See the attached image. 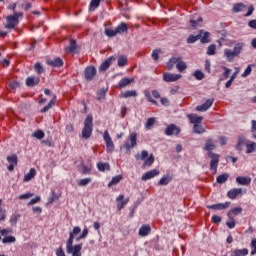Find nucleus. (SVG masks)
I'll list each match as a JSON object with an SVG mask.
<instances>
[{"mask_svg": "<svg viewBox=\"0 0 256 256\" xmlns=\"http://www.w3.org/2000/svg\"><path fill=\"white\" fill-rule=\"evenodd\" d=\"M97 75V68L95 66H88L84 70V77L86 81H93Z\"/></svg>", "mask_w": 256, "mask_h": 256, "instance_id": "obj_10", "label": "nucleus"}, {"mask_svg": "<svg viewBox=\"0 0 256 256\" xmlns=\"http://www.w3.org/2000/svg\"><path fill=\"white\" fill-rule=\"evenodd\" d=\"M103 139L106 144L107 153H113L115 151V144L113 143V139H111V135H109V131H104Z\"/></svg>", "mask_w": 256, "mask_h": 256, "instance_id": "obj_7", "label": "nucleus"}, {"mask_svg": "<svg viewBox=\"0 0 256 256\" xmlns=\"http://www.w3.org/2000/svg\"><path fill=\"white\" fill-rule=\"evenodd\" d=\"M155 163V156L151 154L148 158L144 160L143 167H151Z\"/></svg>", "mask_w": 256, "mask_h": 256, "instance_id": "obj_38", "label": "nucleus"}, {"mask_svg": "<svg viewBox=\"0 0 256 256\" xmlns=\"http://www.w3.org/2000/svg\"><path fill=\"white\" fill-rule=\"evenodd\" d=\"M230 221L226 222V225L229 229H235V225H237V223L235 222V219H233V217L229 218Z\"/></svg>", "mask_w": 256, "mask_h": 256, "instance_id": "obj_58", "label": "nucleus"}, {"mask_svg": "<svg viewBox=\"0 0 256 256\" xmlns=\"http://www.w3.org/2000/svg\"><path fill=\"white\" fill-rule=\"evenodd\" d=\"M175 63H176V69H178L180 73H183V71L187 69V64L181 61V58H175V57H172L170 59V62L168 64V69H171L173 67V64Z\"/></svg>", "mask_w": 256, "mask_h": 256, "instance_id": "obj_5", "label": "nucleus"}, {"mask_svg": "<svg viewBox=\"0 0 256 256\" xmlns=\"http://www.w3.org/2000/svg\"><path fill=\"white\" fill-rule=\"evenodd\" d=\"M211 221L212 223H214L215 225H219V223H221V221H223V218L221 216H217V215H213L211 217Z\"/></svg>", "mask_w": 256, "mask_h": 256, "instance_id": "obj_55", "label": "nucleus"}, {"mask_svg": "<svg viewBox=\"0 0 256 256\" xmlns=\"http://www.w3.org/2000/svg\"><path fill=\"white\" fill-rule=\"evenodd\" d=\"M148 157H149V152H148L147 150H143V151L141 152V155H140V154H136V155H135V159H136L137 161H139L140 159H141L142 161H145Z\"/></svg>", "mask_w": 256, "mask_h": 256, "instance_id": "obj_40", "label": "nucleus"}, {"mask_svg": "<svg viewBox=\"0 0 256 256\" xmlns=\"http://www.w3.org/2000/svg\"><path fill=\"white\" fill-rule=\"evenodd\" d=\"M215 102V99L213 98H209L205 101V103H203L202 105L200 106H197L196 107V111H200L201 113L205 112V111H208V109L210 107L213 106V103Z\"/></svg>", "mask_w": 256, "mask_h": 256, "instance_id": "obj_15", "label": "nucleus"}, {"mask_svg": "<svg viewBox=\"0 0 256 256\" xmlns=\"http://www.w3.org/2000/svg\"><path fill=\"white\" fill-rule=\"evenodd\" d=\"M244 145H247V139H245V137H239L238 142L235 146L236 151H243Z\"/></svg>", "mask_w": 256, "mask_h": 256, "instance_id": "obj_27", "label": "nucleus"}, {"mask_svg": "<svg viewBox=\"0 0 256 256\" xmlns=\"http://www.w3.org/2000/svg\"><path fill=\"white\" fill-rule=\"evenodd\" d=\"M123 180V176L121 174L112 177L111 181L108 183V187H113L114 185H119V183Z\"/></svg>", "mask_w": 256, "mask_h": 256, "instance_id": "obj_28", "label": "nucleus"}, {"mask_svg": "<svg viewBox=\"0 0 256 256\" xmlns=\"http://www.w3.org/2000/svg\"><path fill=\"white\" fill-rule=\"evenodd\" d=\"M229 179V174L227 173H224V174H221L219 175L217 178H216V181L217 183H220L223 184V183H227V180Z\"/></svg>", "mask_w": 256, "mask_h": 256, "instance_id": "obj_42", "label": "nucleus"}, {"mask_svg": "<svg viewBox=\"0 0 256 256\" xmlns=\"http://www.w3.org/2000/svg\"><path fill=\"white\" fill-rule=\"evenodd\" d=\"M19 219H21V214L15 212L10 217V220H9L10 225H12V227H15V225H17V222L19 221Z\"/></svg>", "mask_w": 256, "mask_h": 256, "instance_id": "obj_33", "label": "nucleus"}, {"mask_svg": "<svg viewBox=\"0 0 256 256\" xmlns=\"http://www.w3.org/2000/svg\"><path fill=\"white\" fill-rule=\"evenodd\" d=\"M34 71L37 73V75H43V73H45V68H43L41 62H36L34 64Z\"/></svg>", "mask_w": 256, "mask_h": 256, "instance_id": "obj_37", "label": "nucleus"}, {"mask_svg": "<svg viewBox=\"0 0 256 256\" xmlns=\"http://www.w3.org/2000/svg\"><path fill=\"white\" fill-rule=\"evenodd\" d=\"M97 169H98V171L103 173L105 171H111V166L107 162H98Z\"/></svg>", "mask_w": 256, "mask_h": 256, "instance_id": "obj_24", "label": "nucleus"}, {"mask_svg": "<svg viewBox=\"0 0 256 256\" xmlns=\"http://www.w3.org/2000/svg\"><path fill=\"white\" fill-rule=\"evenodd\" d=\"M107 94V89L105 88H102L101 90H99L97 92V100L98 101H101L103 99H105V95Z\"/></svg>", "mask_w": 256, "mask_h": 256, "instance_id": "obj_48", "label": "nucleus"}, {"mask_svg": "<svg viewBox=\"0 0 256 256\" xmlns=\"http://www.w3.org/2000/svg\"><path fill=\"white\" fill-rule=\"evenodd\" d=\"M210 33L209 32H203V30L199 31V34L193 36V43H195V41H199L200 39V43L205 44V43H211V38H209Z\"/></svg>", "mask_w": 256, "mask_h": 256, "instance_id": "obj_8", "label": "nucleus"}, {"mask_svg": "<svg viewBox=\"0 0 256 256\" xmlns=\"http://www.w3.org/2000/svg\"><path fill=\"white\" fill-rule=\"evenodd\" d=\"M41 82V78L39 76H29L26 78L27 87H35L38 83Z\"/></svg>", "mask_w": 256, "mask_h": 256, "instance_id": "obj_18", "label": "nucleus"}, {"mask_svg": "<svg viewBox=\"0 0 256 256\" xmlns=\"http://www.w3.org/2000/svg\"><path fill=\"white\" fill-rule=\"evenodd\" d=\"M236 183L238 185H251V177H247V176H238L236 177Z\"/></svg>", "mask_w": 256, "mask_h": 256, "instance_id": "obj_22", "label": "nucleus"}, {"mask_svg": "<svg viewBox=\"0 0 256 256\" xmlns=\"http://www.w3.org/2000/svg\"><path fill=\"white\" fill-rule=\"evenodd\" d=\"M249 255V249H235L230 256H247Z\"/></svg>", "mask_w": 256, "mask_h": 256, "instance_id": "obj_25", "label": "nucleus"}, {"mask_svg": "<svg viewBox=\"0 0 256 256\" xmlns=\"http://www.w3.org/2000/svg\"><path fill=\"white\" fill-rule=\"evenodd\" d=\"M116 33L119 35V33H127V23L121 22L120 25H118L116 28Z\"/></svg>", "mask_w": 256, "mask_h": 256, "instance_id": "obj_36", "label": "nucleus"}, {"mask_svg": "<svg viewBox=\"0 0 256 256\" xmlns=\"http://www.w3.org/2000/svg\"><path fill=\"white\" fill-rule=\"evenodd\" d=\"M207 155L211 159L210 171H214V173H217V167H219V154L214 152H207Z\"/></svg>", "mask_w": 256, "mask_h": 256, "instance_id": "obj_6", "label": "nucleus"}, {"mask_svg": "<svg viewBox=\"0 0 256 256\" xmlns=\"http://www.w3.org/2000/svg\"><path fill=\"white\" fill-rule=\"evenodd\" d=\"M193 131L196 135H203L207 128L203 125V117L197 114H193Z\"/></svg>", "mask_w": 256, "mask_h": 256, "instance_id": "obj_3", "label": "nucleus"}, {"mask_svg": "<svg viewBox=\"0 0 256 256\" xmlns=\"http://www.w3.org/2000/svg\"><path fill=\"white\" fill-rule=\"evenodd\" d=\"M241 213H243V208L241 207H235L232 208L228 213H227V217L229 219H231L232 215H241Z\"/></svg>", "mask_w": 256, "mask_h": 256, "instance_id": "obj_32", "label": "nucleus"}, {"mask_svg": "<svg viewBox=\"0 0 256 256\" xmlns=\"http://www.w3.org/2000/svg\"><path fill=\"white\" fill-rule=\"evenodd\" d=\"M133 81H135V79L133 78H122L119 83H118V86L117 88L118 89H124V87H127L128 85H131V83H133Z\"/></svg>", "mask_w": 256, "mask_h": 256, "instance_id": "obj_21", "label": "nucleus"}, {"mask_svg": "<svg viewBox=\"0 0 256 256\" xmlns=\"http://www.w3.org/2000/svg\"><path fill=\"white\" fill-rule=\"evenodd\" d=\"M143 93L144 97L147 99L149 103H152L153 105H159L157 103V100H154L153 97H151V93L149 92V90H144Z\"/></svg>", "mask_w": 256, "mask_h": 256, "instance_id": "obj_39", "label": "nucleus"}, {"mask_svg": "<svg viewBox=\"0 0 256 256\" xmlns=\"http://www.w3.org/2000/svg\"><path fill=\"white\" fill-rule=\"evenodd\" d=\"M7 161L9 165L7 166L8 171H14L15 167H17V154H12L11 156H7Z\"/></svg>", "mask_w": 256, "mask_h": 256, "instance_id": "obj_16", "label": "nucleus"}, {"mask_svg": "<svg viewBox=\"0 0 256 256\" xmlns=\"http://www.w3.org/2000/svg\"><path fill=\"white\" fill-rule=\"evenodd\" d=\"M161 53V50H153L151 56H152V59H154V61H159V54Z\"/></svg>", "mask_w": 256, "mask_h": 256, "instance_id": "obj_59", "label": "nucleus"}, {"mask_svg": "<svg viewBox=\"0 0 256 256\" xmlns=\"http://www.w3.org/2000/svg\"><path fill=\"white\" fill-rule=\"evenodd\" d=\"M181 77V74H172L169 72L163 73V81H165L166 83H174L175 81H179Z\"/></svg>", "mask_w": 256, "mask_h": 256, "instance_id": "obj_11", "label": "nucleus"}, {"mask_svg": "<svg viewBox=\"0 0 256 256\" xmlns=\"http://www.w3.org/2000/svg\"><path fill=\"white\" fill-rule=\"evenodd\" d=\"M173 180V178L171 176H163L159 182H158V185H161V186H165L167 185L168 183H171V181Z\"/></svg>", "mask_w": 256, "mask_h": 256, "instance_id": "obj_41", "label": "nucleus"}, {"mask_svg": "<svg viewBox=\"0 0 256 256\" xmlns=\"http://www.w3.org/2000/svg\"><path fill=\"white\" fill-rule=\"evenodd\" d=\"M32 137H35L36 139H43V137H45V132L37 130L32 134Z\"/></svg>", "mask_w": 256, "mask_h": 256, "instance_id": "obj_51", "label": "nucleus"}, {"mask_svg": "<svg viewBox=\"0 0 256 256\" xmlns=\"http://www.w3.org/2000/svg\"><path fill=\"white\" fill-rule=\"evenodd\" d=\"M158 169H152L141 176V181H149V179H155L159 175Z\"/></svg>", "mask_w": 256, "mask_h": 256, "instance_id": "obj_14", "label": "nucleus"}, {"mask_svg": "<svg viewBox=\"0 0 256 256\" xmlns=\"http://www.w3.org/2000/svg\"><path fill=\"white\" fill-rule=\"evenodd\" d=\"M23 17V13H17L15 12L13 15H9L6 17V25L5 29H15L17 25H19V18Z\"/></svg>", "mask_w": 256, "mask_h": 256, "instance_id": "obj_4", "label": "nucleus"}, {"mask_svg": "<svg viewBox=\"0 0 256 256\" xmlns=\"http://www.w3.org/2000/svg\"><path fill=\"white\" fill-rule=\"evenodd\" d=\"M16 239L14 236H7L2 239V243L7 244V243H15Z\"/></svg>", "mask_w": 256, "mask_h": 256, "instance_id": "obj_57", "label": "nucleus"}, {"mask_svg": "<svg viewBox=\"0 0 256 256\" xmlns=\"http://www.w3.org/2000/svg\"><path fill=\"white\" fill-rule=\"evenodd\" d=\"M204 69L207 73H211V61L209 59L205 60Z\"/></svg>", "mask_w": 256, "mask_h": 256, "instance_id": "obj_61", "label": "nucleus"}, {"mask_svg": "<svg viewBox=\"0 0 256 256\" xmlns=\"http://www.w3.org/2000/svg\"><path fill=\"white\" fill-rule=\"evenodd\" d=\"M89 183H91V178H84V179L78 180L77 185L79 187H85L89 185Z\"/></svg>", "mask_w": 256, "mask_h": 256, "instance_id": "obj_47", "label": "nucleus"}, {"mask_svg": "<svg viewBox=\"0 0 256 256\" xmlns=\"http://www.w3.org/2000/svg\"><path fill=\"white\" fill-rule=\"evenodd\" d=\"M241 193H243V189L241 188H233L231 190L228 191L227 193V197L229 199H237V196L241 195Z\"/></svg>", "mask_w": 256, "mask_h": 256, "instance_id": "obj_19", "label": "nucleus"}, {"mask_svg": "<svg viewBox=\"0 0 256 256\" xmlns=\"http://www.w3.org/2000/svg\"><path fill=\"white\" fill-rule=\"evenodd\" d=\"M117 203V209L119 211H121L123 209V207H125V205H127V203H129V198L125 199V195L120 194L117 198H116Z\"/></svg>", "mask_w": 256, "mask_h": 256, "instance_id": "obj_17", "label": "nucleus"}, {"mask_svg": "<svg viewBox=\"0 0 256 256\" xmlns=\"http://www.w3.org/2000/svg\"><path fill=\"white\" fill-rule=\"evenodd\" d=\"M215 51H217V46L215 44H211L208 46L207 55H215Z\"/></svg>", "mask_w": 256, "mask_h": 256, "instance_id": "obj_50", "label": "nucleus"}, {"mask_svg": "<svg viewBox=\"0 0 256 256\" xmlns=\"http://www.w3.org/2000/svg\"><path fill=\"white\" fill-rule=\"evenodd\" d=\"M139 235L140 237H147V235H149V233H151V226L144 224L140 227L139 229Z\"/></svg>", "mask_w": 256, "mask_h": 256, "instance_id": "obj_23", "label": "nucleus"}, {"mask_svg": "<svg viewBox=\"0 0 256 256\" xmlns=\"http://www.w3.org/2000/svg\"><path fill=\"white\" fill-rule=\"evenodd\" d=\"M105 35H107V37H115L117 34V30L116 28L113 30V29H106L105 30Z\"/></svg>", "mask_w": 256, "mask_h": 256, "instance_id": "obj_52", "label": "nucleus"}, {"mask_svg": "<svg viewBox=\"0 0 256 256\" xmlns=\"http://www.w3.org/2000/svg\"><path fill=\"white\" fill-rule=\"evenodd\" d=\"M127 65V56H120L118 58V67H125Z\"/></svg>", "mask_w": 256, "mask_h": 256, "instance_id": "obj_49", "label": "nucleus"}, {"mask_svg": "<svg viewBox=\"0 0 256 256\" xmlns=\"http://www.w3.org/2000/svg\"><path fill=\"white\" fill-rule=\"evenodd\" d=\"M155 125V118L151 117L147 120V122L145 123V128L146 129H151V127Z\"/></svg>", "mask_w": 256, "mask_h": 256, "instance_id": "obj_54", "label": "nucleus"}, {"mask_svg": "<svg viewBox=\"0 0 256 256\" xmlns=\"http://www.w3.org/2000/svg\"><path fill=\"white\" fill-rule=\"evenodd\" d=\"M193 75L197 81H203L205 79V74L201 70H196Z\"/></svg>", "mask_w": 256, "mask_h": 256, "instance_id": "obj_45", "label": "nucleus"}, {"mask_svg": "<svg viewBox=\"0 0 256 256\" xmlns=\"http://www.w3.org/2000/svg\"><path fill=\"white\" fill-rule=\"evenodd\" d=\"M204 149L208 151V153H213V150L215 149V143L213 142V139L209 138L206 140Z\"/></svg>", "mask_w": 256, "mask_h": 256, "instance_id": "obj_26", "label": "nucleus"}, {"mask_svg": "<svg viewBox=\"0 0 256 256\" xmlns=\"http://www.w3.org/2000/svg\"><path fill=\"white\" fill-rule=\"evenodd\" d=\"M46 63L50 67H63V59L60 57L54 58L53 60H47Z\"/></svg>", "mask_w": 256, "mask_h": 256, "instance_id": "obj_20", "label": "nucleus"}, {"mask_svg": "<svg viewBox=\"0 0 256 256\" xmlns=\"http://www.w3.org/2000/svg\"><path fill=\"white\" fill-rule=\"evenodd\" d=\"M129 139H130V143L126 142L124 144V147H125V149H127V151H131V149H133V147H137V133L132 132L129 135Z\"/></svg>", "mask_w": 256, "mask_h": 256, "instance_id": "obj_12", "label": "nucleus"}, {"mask_svg": "<svg viewBox=\"0 0 256 256\" xmlns=\"http://www.w3.org/2000/svg\"><path fill=\"white\" fill-rule=\"evenodd\" d=\"M255 147H256L255 142H251L250 144H246V153L247 154L255 153Z\"/></svg>", "mask_w": 256, "mask_h": 256, "instance_id": "obj_46", "label": "nucleus"}, {"mask_svg": "<svg viewBox=\"0 0 256 256\" xmlns=\"http://www.w3.org/2000/svg\"><path fill=\"white\" fill-rule=\"evenodd\" d=\"M30 197H33V193L28 192L26 194L19 195L18 199H21V200H23V199H30Z\"/></svg>", "mask_w": 256, "mask_h": 256, "instance_id": "obj_64", "label": "nucleus"}, {"mask_svg": "<svg viewBox=\"0 0 256 256\" xmlns=\"http://www.w3.org/2000/svg\"><path fill=\"white\" fill-rule=\"evenodd\" d=\"M121 97L123 99H129V97H137V91L135 90H128L121 93Z\"/></svg>", "mask_w": 256, "mask_h": 256, "instance_id": "obj_35", "label": "nucleus"}, {"mask_svg": "<svg viewBox=\"0 0 256 256\" xmlns=\"http://www.w3.org/2000/svg\"><path fill=\"white\" fill-rule=\"evenodd\" d=\"M165 135H167V137H171L174 135V137H178V135L181 134V128H179L177 125L175 124H169L166 129H165Z\"/></svg>", "mask_w": 256, "mask_h": 256, "instance_id": "obj_9", "label": "nucleus"}, {"mask_svg": "<svg viewBox=\"0 0 256 256\" xmlns=\"http://www.w3.org/2000/svg\"><path fill=\"white\" fill-rule=\"evenodd\" d=\"M93 135V116L88 115L84 120V127L82 129V139H90Z\"/></svg>", "mask_w": 256, "mask_h": 256, "instance_id": "obj_2", "label": "nucleus"}, {"mask_svg": "<svg viewBox=\"0 0 256 256\" xmlns=\"http://www.w3.org/2000/svg\"><path fill=\"white\" fill-rule=\"evenodd\" d=\"M230 205H231V202L212 204V205H208L207 209H212L213 211H223L225 209H229Z\"/></svg>", "mask_w": 256, "mask_h": 256, "instance_id": "obj_13", "label": "nucleus"}, {"mask_svg": "<svg viewBox=\"0 0 256 256\" xmlns=\"http://www.w3.org/2000/svg\"><path fill=\"white\" fill-rule=\"evenodd\" d=\"M251 255H256V239H252L251 241Z\"/></svg>", "mask_w": 256, "mask_h": 256, "instance_id": "obj_62", "label": "nucleus"}, {"mask_svg": "<svg viewBox=\"0 0 256 256\" xmlns=\"http://www.w3.org/2000/svg\"><path fill=\"white\" fill-rule=\"evenodd\" d=\"M101 1H104V0H91L89 4V11H95L96 9H99V5H101Z\"/></svg>", "mask_w": 256, "mask_h": 256, "instance_id": "obj_34", "label": "nucleus"}, {"mask_svg": "<svg viewBox=\"0 0 256 256\" xmlns=\"http://www.w3.org/2000/svg\"><path fill=\"white\" fill-rule=\"evenodd\" d=\"M54 105H55V96L46 106H44L40 110V113H47V111H49V109H51V107H54Z\"/></svg>", "mask_w": 256, "mask_h": 256, "instance_id": "obj_43", "label": "nucleus"}, {"mask_svg": "<svg viewBox=\"0 0 256 256\" xmlns=\"http://www.w3.org/2000/svg\"><path fill=\"white\" fill-rule=\"evenodd\" d=\"M37 175V170L35 168H31L29 172L24 176L23 181L24 182H29L31 179H33Z\"/></svg>", "mask_w": 256, "mask_h": 256, "instance_id": "obj_29", "label": "nucleus"}, {"mask_svg": "<svg viewBox=\"0 0 256 256\" xmlns=\"http://www.w3.org/2000/svg\"><path fill=\"white\" fill-rule=\"evenodd\" d=\"M82 175H89V173H91V168L82 165V170H81Z\"/></svg>", "mask_w": 256, "mask_h": 256, "instance_id": "obj_63", "label": "nucleus"}, {"mask_svg": "<svg viewBox=\"0 0 256 256\" xmlns=\"http://www.w3.org/2000/svg\"><path fill=\"white\" fill-rule=\"evenodd\" d=\"M203 24V17H198L197 20H193V28L197 29V27H201Z\"/></svg>", "mask_w": 256, "mask_h": 256, "instance_id": "obj_53", "label": "nucleus"}, {"mask_svg": "<svg viewBox=\"0 0 256 256\" xmlns=\"http://www.w3.org/2000/svg\"><path fill=\"white\" fill-rule=\"evenodd\" d=\"M112 57L107 58L104 62H102V64L99 67V71H107V69L109 67H111V61H112Z\"/></svg>", "mask_w": 256, "mask_h": 256, "instance_id": "obj_30", "label": "nucleus"}, {"mask_svg": "<svg viewBox=\"0 0 256 256\" xmlns=\"http://www.w3.org/2000/svg\"><path fill=\"white\" fill-rule=\"evenodd\" d=\"M241 51H243V43H236L233 50L228 48L224 50V57H226L229 63H233V59L239 57Z\"/></svg>", "mask_w": 256, "mask_h": 256, "instance_id": "obj_1", "label": "nucleus"}, {"mask_svg": "<svg viewBox=\"0 0 256 256\" xmlns=\"http://www.w3.org/2000/svg\"><path fill=\"white\" fill-rule=\"evenodd\" d=\"M247 9V5L243 3H236L233 6V12L234 13H242V11H245Z\"/></svg>", "mask_w": 256, "mask_h": 256, "instance_id": "obj_31", "label": "nucleus"}, {"mask_svg": "<svg viewBox=\"0 0 256 256\" xmlns=\"http://www.w3.org/2000/svg\"><path fill=\"white\" fill-rule=\"evenodd\" d=\"M252 65H248L247 68L245 69L244 73L241 75V77H248V75H251V71H253V69L251 68Z\"/></svg>", "mask_w": 256, "mask_h": 256, "instance_id": "obj_60", "label": "nucleus"}, {"mask_svg": "<svg viewBox=\"0 0 256 256\" xmlns=\"http://www.w3.org/2000/svg\"><path fill=\"white\" fill-rule=\"evenodd\" d=\"M77 49V41L76 40H70L69 46L66 48V51H69V53H73Z\"/></svg>", "mask_w": 256, "mask_h": 256, "instance_id": "obj_44", "label": "nucleus"}, {"mask_svg": "<svg viewBox=\"0 0 256 256\" xmlns=\"http://www.w3.org/2000/svg\"><path fill=\"white\" fill-rule=\"evenodd\" d=\"M89 235V229L84 228L82 234L79 237H76V241H81V239H85Z\"/></svg>", "mask_w": 256, "mask_h": 256, "instance_id": "obj_56", "label": "nucleus"}]
</instances>
